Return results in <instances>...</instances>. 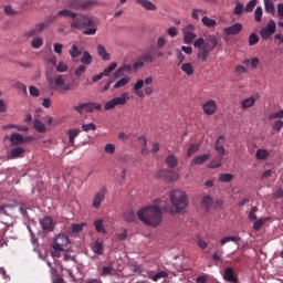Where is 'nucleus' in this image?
Masks as SVG:
<instances>
[{
    "instance_id": "f257e3e1",
    "label": "nucleus",
    "mask_w": 283,
    "mask_h": 283,
    "mask_svg": "<svg viewBox=\"0 0 283 283\" xmlns=\"http://www.w3.org/2000/svg\"><path fill=\"white\" fill-rule=\"evenodd\" d=\"M70 29L83 30L82 33L86 36H94V34H96V31L98 30L96 28V22L94 21V18H92V15L77 12H75V15L70 21Z\"/></svg>"
},
{
    "instance_id": "f03ea898",
    "label": "nucleus",
    "mask_w": 283,
    "mask_h": 283,
    "mask_svg": "<svg viewBox=\"0 0 283 283\" xmlns=\"http://www.w3.org/2000/svg\"><path fill=\"white\" fill-rule=\"evenodd\" d=\"M137 218L148 227H158L163 222V210L157 206H148L138 210Z\"/></svg>"
},
{
    "instance_id": "7ed1b4c3",
    "label": "nucleus",
    "mask_w": 283,
    "mask_h": 283,
    "mask_svg": "<svg viewBox=\"0 0 283 283\" xmlns=\"http://www.w3.org/2000/svg\"><path fill=\"white\" fill-rule=\"evenodd\" d=\"M218 45V38L214 35H208L206 40L203 38H198L193 41V46L198 48L199 52L197 54L199 61H207L209 54L216 50Z\"/></svg>"
},
{
    "instance_id": "20e7f679",
    "label": "nucleus",
    "mask_w": 283,
    "mask_h": 283,
    "mask_svg": "<svg viewBox=\"0 0 283 283\" xmlns=\"http://www.w3.org/2000/svg\"><path fill=\"white\" fill-rule=\"evenodd\" d=\"M169 196L175 210L169 207H164V210L171 213V216H174V213H180V211L189 205V201H187V193L182 190H172Z\"/></svg>"
},
{
    "instance_id": "39448f33",
    "label": "nucleus",
    "mask_w": 283,
    "mask_h": 283,
    "mask_svg": "<svg viewBox=\"0 0 283 283\" xmlns=\"http://www.w3.org/2000/svg\"><path fill=\"white\" fill-rule=\"evenodd\" d=\"M49 85H50V88L55 92H72V90H74L72 87V84L65 83L63 75H57L55 80L49 78Z\"/></svg>"
},
{
    "instance_id": "423d86ee",
    "label": "nucleus",
    "mask_w": 283,
    "mask_h": 283,
    "mask_svg": "<svg viewBox=\"0 0 283 283\" xmlns=\"http://www.w3.org/2000/svg\"><path fill=\"white\" fill-rule=\"evenodd\" d=\"M129 101V95L127 93H123L118 97H114L111 101L106 102L104 104V111L109 112V109H115L118 106L127 105V102Z\"/></svg>"
},
{
    "instance_id": "0eeeda50",
    "label": "nucleus",
    "mask_w": 283,
    "mask_h": 283,
    "mask_svg": "<svg viewBox=\"0 0 283 283\" xmlns=\"http://www.w3.org/2000/svg\"><path fill=\"white\" fill-rule=\"evenodd\" d=\"M73 109L77 112V114H83V112H87V114H92L95 109L97 112H101L103 109V105L96 104L94 102L83 103L78 104L76 106H73Z\"/></svg>"
},
{
    "instance_id": "6e6552de",
    "label": "nucleus",
    "mask_w": 283,
    "mask_h": 283,
    "mask_svg": "<svg viewBox=\"0 0 283 283\" xmlns=\"http://www.w3.org/2000/svg\"><path fill=\"white\" fill-rule=\"evenodd\" d=\"M114 264H116V261H111L107 265H104L99 272L101 277H114L118 275V270Z\"/></svg>"
},
{
    "instance_id": "1a4fd4ad",
    "label": "nucleus",
    "mask_w": 283,
    "mask_h": 283,
    "mask_svg": "<svg viewBox=\"0 0 283 283\" xmlns=\"http://www.w3.org/2000/svg\"><path fill=\"white\" fill-rule=\"evenodd\" d=\"M195 30L196 27H193V24H188L182 29L184 43H186V45H191V43L196 41V33H193Z\"/></svg>"
},
{
    "instance_id": "9d476101",
    "label": "nucleus",
    "mask_w": 283,
    "mask_h": 283,
    "mask_svg": "<svg viewBox=\"0 0 283 283\" xmlns=\"http://www.w3.org/2000/svg\"><path fill=\"white\" fill-rule=\"evenodd\" d=\"M275 21L269 20L266 27L260 31L261 39H263V41H269V39L275 34Z\"/></svg>"
},
{
    "instance_id": "9b49d317",
    "label": "nucleus",
    "mask_w": 283,
    "mask_h": 283,
    "mask_svg": "<svg viewBox=\"0 0 283 283\" xmlns=\"http://www.w3.org/2000/svg\"><path fill=\"white\" fill-rule=\"evenodd\" d=\"M30 137H23V135L19 133H13L10 135L9 140L11 143V147H19V145H25L28 140H30Z\"/></svg>"
},
{
    "instance_id": "f8f14e48",
    "label": "nucleus",
    "mask_w": 283,
    "mask_h": 283,
    "mask_svg": "<svg viewBox=\"0 0 283 283\" xmlns=\"http://www.w3.org/2000/svg\"><path fill=\"white\" fill-rule=\"evenodd\" d=\"M206 116H213L218 112V104L213 99H209L202 105Z\"/></svg>"
},
{
    "instance_id": "ddd939ff",
    "label": "nucleus",
    "mask_w": 283,
    "mask_h": 283,
    "mask_svg": "<svg viewBox=\"0 0 283 283\" xmlns=\"http://www.w3.org/2000/svg\"><path fill=\"white\" fill-rule=\"evenodd\" d=\"M106 193L107 189L105 188H102L98 192L95 193L92 203L93 209H101V205L103 203V200H105Z\"/></svg>"
},
{
    "instance_id": "4468645a",
    "label": "nucleus",
    "mask_w": 283,
    "mask_h": 283,
    "mask_svg": "<svg viewBox=\"0 0 283 283\" xmlns=\"http://www.w3.org/2000/svg\"><path fill=\"white\" fill-rule=\"evenodd\" d=\"M223 32L224 34H228V36H235V34H240V32H242V23L237 22L231 27L224 28Z\"/></svg>"
},
{
    "instance_id": "2eb2a0df",
    "label": "nucleus",
    "mask_w": 283,
    "mask_h": 283,
    "mask_svg": "<svg viewBox=\"0 0 283 283\" xmlns=\"http://www.w3.org/2000/svg\"><path fill=\"white\" fill-rule=\"evenodd\" d=\"M54 21H56V17H49L46 19V21L35 24L34 28H35L38 34H41V32H43V30L50 28V25H52V23H54Z\"/></svg>"
},
{
    "instance_id": "dca6fc26",
    "label": "nucleus",
    "mask_w": 283,
    "mask_h": 283,
    "mask_svg": "<svg viewBox=\"0 0 283 283\" xmlns=\"http://www.w3.org/2000/svg\"><path fill=\"white\" fill-rule=\"evenodd\" d=\"M158 178H166L169 182L178 180V174L171 172L170 170L163 169L158 172Z\"/></svg>"
},
{
    "instance_id": "f3484780",
    "label": "nucleus",
    "mask_w": 283,
    "mask_h": 283,
    "mask_svg": "<svg viewBox=\"0 0 283 283\" xmlns=\"http://www.w3.org/2000/svg\"><path fill=\"white\" fill-rule=\"evenodd\" d=\"M223 279L226 282L238 283V275H235L233 268H227L224 270Z\"/></svg>"
},
{
    "instance_id": "a211bd4d",
    "label": "nucleus",
    "mask_w": 283,
    "mask_h": 283,
    "mask_svg": "<svg viewBox=\"0 0 283 283\" xmlns=\"http://www.w3.org/2000/svg\"><path fill=\"white\" fill-rule=\"evenodd\" d=\"M25 154V148L23 147H15L11 149L10 154L8 155V160H14L17 158H21Z\"/></svg>"
},
{
    "instance_id": "6ab92c4d",
    "label": "nucleus",
    "mask_w": 283,
    "mask_h": 283,
    "mask_svg": "<svg viewBox=\"0 0 283 283\" xmlns=\"http://www.w3.org/2000/svg\"><path fill=\"white\" fill-rule=\"evenodd\" d=\"M214 149L217 153H219V155L221 156V158L224 156V136H219L216 145H214Z\"/></svg>"
},
{
    "instance_id": "aec40b11",
    "label": "nucleus",
    "mask_w": 283,
    "mask_h": 283,
    "mask_svg": "<svg viewBox=\"0 0 283 283\" xmlns=\"http://www.w3.org/2000/svg\"><path fill=\"white\" fill-rule=\"evenodd\" d=\"M144 85H145V80H138L133 87L136 96H139V98H143V96H145V93H143L142 91Z\"/></svg>"
},
{
    "instance_id": "412c9836",
    "label": "nucleus",
    "mask_w": 283,
    "mask_h": 283,
    "mask_svg": "<svg viewBox=\"0 0 283 283\" xmlns=\"http://www.w3.org/2000/svg\"><path fill=\"white\" fill-rule=\"evenodd\" d=\"M201 207L205 211H211V207H213V198L205 196L201 200Z\"/></svg>"
},
{
    "instance_id": "4be33fe9",
    "label": "nucleus",
    "mask_w": 283,
    "mask_h": 283,
    "mask_svg": "<svg viewBox=\"0 0 283 283\" xmlns=\"http://www.w3.org/2000/svg\"><path fill=\"white\" fill-rule=\"evenodd\" d=\"M40 224L44 231H52L54 229V226L52 224V219L51 217H44L41 221Z\"/></svg>"
},
{
    "instance_id": "5701e85b",
    "label": "nucleus",
    "mask_w": 283,
    "mask_h": 283,
    "mask_svg": "<svg viewBox=\"0 0 283 283\" xmlns=\"http://www.w3.org/2000/svg\"><path fill=\"white\" fill-rule=\"evenodd\" d=\"M211 158L210 154H203L192 159L191 165H205Z\"/></svg>"
},
{
    "instance_id": "b1692460",
    "label": "nucleus",
    "mask_w": 283,
    "mask_h": 283,
    "mask_svg": "<svg viewBox=\"0 0 283 283\" xmlns=\"http://www.w3.org/2000/svg\"><path fill=\"white\" fill-rule=\"evenodd\" d=\"M81 134V129L74 128V129H69L67 130V136H69V145L71 147H74V140L75 138Z\"/></svg>"
},
{
    "instance_id": "393cba45",
    "label": "nucleus",
    "mask_w": 283,
    "mask_h": 283,
    "mask_svg": "<svg viewBox=\"0 0 283 283\" xmlns=\"http://www.w3.org/2000/svg\"><path fill=\"white\" fill-rule=\"evenodd\" d=\"M63 251H66L65 248H63V244L57 243L52 245L51 254L53 258H61V253Z\"/></svg>"
},
{
    "instance_id": "a878e982",
    "label": "nucleus",
    "mask_w": 283,
    "mask_h": 283,
    "mask_svg": "<svg viewBox=\"0 0 283 283\" xmlns=\"http://www.w3.org/2000/svg\"><path fill=\"white\" fill-rule=\"evenodd\" d=\"M136 3L138 6H142V8H144L145 10H150V11L156 10V4H154V2L149 0H136Z\"/></svg>"
},
{
    "instance_id": "bb28decb",
    "label": "nucleus",
    "mask_w": 283,
    "mask_h": 283,
    "mask_svg": "<svg viewBox=\"0 0 283 283\" xmlns=\"http://www.w3.org/2000/svg\"><path fill=\"white\" fill-rule=\"evenodd\" d=\"M99 4L101 3L96 0H83V12H85V10H94V8Z\"/></svg>"
},
{
    "instance_id": "cd10ccee",
    "label": "nucleus",
    "mask_w": 283,
    "mask_h": 283,
    "mask_svg": "<svg viewBox=\"0 0 283 283\" xmlns=\"http://www.w3.org/2000/svg\"><path fill=\"white\" fill-rule=\"evenodd\" d=\"M57 243H61L62 244V249L67 251V245L70 244V239L67 237H65V235L59 234L55 238V241H54L53 244H57Z\"/></svg>"
},
{
    "instance_id": "c85d7f7f",
    "label": "nucleus",
    "mask_w": 283,
    "mask_h": 283,
    "mask_svg": "<svg viewBox=\"0 0 283 283\" xmlns=\"http://www.w3.org/2000/svg\"><path fill=\"white\" fill-rule=\"evenodd\" d=\"M93 253H96V255H103L104 249H103V239H97L93 245Z\"/></svg>"
},
{
    "instance_id": "c756f323",
    "label": "nucleus",
    "mask_w": 283,
    "mask_h": 283,
    "mask_svg": "<svg viewBox=\"0 0 283 283\" xmlns=\"http://www.w3.org/2000/svg\"><path fill=\"white\" fill-rule=\"evenodd\" d=\"M142 61L145 63H153L156 61V54L151 51H147L142 54Z\"/></svg>"
},
{
    "instance_id": "7c9ffc66",
    "label": "nucleus",
    "mask_w": 283,
    "mask_h": 283,
    "mask_svg": "<svg viewBox=\"0 0 283 283\" xmlns=\"http://www.w3.org/2000/svg\"><path fill=\"white\" fill-rule=\"evenodd\" d=\"M76 12L72 11V10H69V9H63V10H60L57 12L56 15H50V17H56V19H59V17H70V19H74Z\"/></svg>"
},
{
    "instance_id": "2f4dec72",
    "label": "nucleus",
    "mask_w": 283,
    "mask_h": 283,
    "mask_svg": "<svg viewBox=\"0 0 283 283\" xmlns=\"http://www.w3.org/2000/svg\"><path fill=\"white\" fill-rule=\"evenodd\" d=\"M69 8H71L72 10H80L81 12H83V0H70Z\"/></svg>"
},
{
    "instance_id": "473e14b6",
    "label": "nucleus",
    "mask_w": 283,
    "mask_h": 283,
    "mask_svg": "<svg viewBox=\"0 0 283 283\" xmlns=\"http://www.w3.org/2000/svg\"><path fill=\"white\" fill-rule=\"evenodd\" d=\"M255 105V97L251 96L241 102L242 109H250Z\"/></svg>"
},
{
    "instance_id": "72a5a7b5",
    "label": "nucleus",
    "mask_w": 283,
    "mask_h": 283,
    "mask_svg": "<svg viewBox=\"0 0 283 283\" xmlns=\"http://www.w3.org/2000/svg\"><path fill=\"white\" fill-rule=\"evenodd\" d=\"M97 54L103 59V61H109V53H107V50L103 44L97 46Z\"/></svg>"
},
{
    "instance_id": "f704fd0d",
    "label": "nucleus",
    "mask_w": 283,
    "mask_h": 283,
    "mask_svg": "<svg viewBox=\"0 0 283 283\" xmlns=\"http://www.w3.org/2000/svg\"><path fill=\"white\" fill-rule=\"evenodd\" d=\"M271 156V153L266 149H258L255 153V158L256 160H266Z\"/></svg>"
},
{
    "instance_id": "c9c22d12",
    "label": "nucleus",
    "mask_w": 283,
    "mask_h": 283,
    "mask_svg": "<svg viewBox=\"0 0 283 283\" xmlns=\"http://www.w3.org/2000/svg\"><path fill=\"white\" fill-rule=\"evenodd\" d=\"M166 165H167L170 169H174V168L178 167V159L176 158V156L169 155V156L166 158Z\"/></svg>"
},
{
    "instance_id": "e433bc0d",
    "label": "nucleus",
    "mask_w": 283,
    "mask_h": 283,
    "mask_svg": "<svg viewBox=\"0 0 283 283\" xmlns=\"http://www.w3.org/2000/svg\"><path fill=\"white\" fill-rule=\"evenodd\" d=\"M132 70V65L129 64H125L124 66L119 67L116 70L114 76L115 78H120V75L124 73V72H129Z\"/></svg>"
},
{
    "instance_id": "4c0bfd02",
    "label": "nucleus",
    "mask_w": 283,
    "mask_h": 283,
    "mask_svg": "<svg viewBox=\"0 0 283 283\" xmlns=\"http://www.w3.org/2000/svg\"><path fill=\"white\" fill-rule=\"evenodd\" d=\"M31 48H33V50H39L40 48H43V38L35 36L31 41Z\"/></svg>"
},
{
    "instance_id": "58836bf2",
    "label": "nucleus",
    "mask_w": 283,
    "mask_h": 283,
    "mask_svg": "<svg viewBox=\"0 0 283 283\" xmlns=\"http://www.w3.org/2000/svg\"><path fill=\"white\" fill-rule=\"evenodd\" d=\"M165 277H169V274L165 271L157 272L155 275L149 276V280L153 282H158V280H164Z\"/></svg>"
},
{
    "instance_id": "ea45409f",
    "label": "nucleus",
    "mask_w": 283,
    "mask_h": 283,
    "mask_svg": "<svg viewBox=\"0 0 283 283\" xmlns=\"http://www.w3.org/2000/svg\"><path fill=\"white\" fill-rule=\"evenodd\" d=\"M92 54L90 52L85 51L81 57V63H84V65H92Z\"/></svg>"
},
{
    "instance_id": "a19ab883",
    "label": "nucleus",
    "mask_w": 283,
    "mask_h": 283,
    "mask_svg": "<svg viewBox=\"0 0 283 283\" xmlns=\"http://www.w3.org/2000/svg\"><path fill=\"white\" fill-rule=\"evenodd\" d=\"M33 127L36 132H39L40 134L45 133V124L42 123L40 119H35Z\"/></svg>"
},
{
    "instance_id": "79ce46f5",
    "label": "nucleus",
    "mask_w": 283,
    "mask_h": 283,
    "mask_svg": "<svg viewBox=\"0 0 283 283\" xmlns=\"http://www.w3.org/2000/svg\"><path fill=\"white\" fill-rule=\"evenodd\" d=\"M199 149H200V145L198 144L190 145L186 154L187 158H191V156H193L196 151H199Z\"/></svg>"
},
{
    "instance_id": "37998d69",
    "label": "nucleus",
    "mask_w": 283,
    "mask_h": 283,
    "mask_svg": "<svg viewBox=\"0 0 283 283\" xmlns=\"http://www.w3.org/2000/svg\"><path fill=\"white\" fill-rule=\"evenodd\" d=\"M116 67H118V63L113 62L111 63L105 70L104 72H102V74L104 76H109V74H112V72H114V70H116Z\"/></svg>"
},
{
    "instance_id": "c03bdc74",
    "label": "nucleus",
    "mask_w": 283,
    "mask_h": 283,
    "mask_svg": "<svg viewBox=\"0 0 283 283\" xmlns=\"http://www.w3.org/2000/svg\"><path fill=\"white\" fill-rule=\"evenodd\" d=\"M209 169H218V167H222V156L218 159L211 160L208 165Z\"/></svg>"
},
{
    "instance_id": "a18cd8bd",
    "label": "nucleus",
    "mask_w": 283,
    "mask_h": 283,
    "mask_svg": "<svg viewBox=\"0 0 283 283\" xmlns=\"http://www.w3.org/2000/svg\"><path fill=\"white\" fill-rule=\"evenodd\" d=\"M181 70L187 74V76H191V74H193V65H191V63H184L181 65Z\"/></svg>"
},
{
    "instance_id": "49530a36",
    "label": "nucleus",
    "mask_w": 283,
    "mask_h": 283,
    "mask_svg": "<svg viewBox=\"0 0 283 283\" xmlns=\"http://www.w3.org/2000/svg\"><path fill=\"white\" fill-rule=\"evenodd\" d=\"M248 43L250 46L258 45V43H260V36L255 33H251L249 35Z\"/></svg>"
},
{
    "instance_id": "de8ad7c7",
    "label": "nucleus",
    "mask_w": 283,
    "mask_h": 283,
    "mask_svg": "<svg viewBox=\"0 0 283 283\" xmlns=\"http://www.w3.org/2000/svg\"><path fill=\"white\" fill-rule=\"evenodd\" d=\"M265 10L270 12V14H275V4L271 0H264Z\"/></svg>"
},
{
    "instance_id": "09e8293b",
    "label": "nucleus",
    "mask_w": 283,
    "mask_h": 283,
    "mask_svg": "<svg viewBox=\"0 0 283 283\" xmlns=\"http://www.w3.org/2000/svg\"><path fill=\"white\" fill-rule=\"evenodd\" d=\"M201 21L206 28H214V25H217L216 20L210 19L209 17H203Z\"/></svg>"
},
{
    "instance_id": "8fccbe9b",
    "label": "nucleus",
    "mask_w": 283,
    "mask_h": 283,
    "mask_svg": "<svg viewBox=\"0 0 283 283\" xmlns=\"http://www.w3.org/2000/svg\"><path fill=\"white\" fill-rule=\"evenodd\" d=\"M69 53L72 56V59H78V56H81V50H78V46L76 44L72 45Z\"/></svg>"
},
{
    "instance_id": "3c124183",
    "label": "nucleus",
    "mask_w": 283,
    "mask_h": 283,
    "mask_svg": "<svg viewBox=\"0 0 283 283\" xmlns=\"http://www.w3.org/2000/svg\"><path fill=\"white\" fill-rule=\"evenodd\" d=\"M228 242H240V237H226L220 240L221 247H224Z\"/></svg>"
},
{
    "instance_id": "603ef678",
    "label": "nucleus",
    "mask_w": 283,
    "mask_h": 283,
    "mask_svg": "<svg viewBox=\"0 0 283 283\" xmlns=\"http://www.w3.org/2000/svg\"><path fill=\"white\" fill-rule=\"evenodd\" d=\"M244 12V4H242L240 1H235V7L233 10V14L240 17Z\"/></svg>"
},
{
    "instance_id": "864d4df0",
    "label": "nucleus",
    "mask_w": 283,
    "mask_h": 283,
    "mask_svg": "<svg viewBox=\"0 0 283 283\" xmlns=\"http://www.w3.org/2000/svg\"><path fill=\"white\" fill-rule=\"evenodd\" d=\"M124 220L126 222H135L136 221V213L134 211H127L124 213Z\"/></svg>"
},
{
    "instance_id": "5fc2aeb1",
    "label": "nucleus",
    "mask_w": 283,
    "mask_h": 283,
    "mask_svg": "<svg viewBox=\"0 0 283 283\" xmlns=\"http://www.w3.org/2000/svg\"><path fill=\"white\" fill-rule=\"evenodd\" d=\"M94 227L97 233H107V231H105V228L103 227V220H96L94 222Z\"/></svg>"
},
{
    "instance_id": "6e6d98bb",
    "label": "nucleus",
    "mask_w": 283,
    "mask_h": 283,
    "mask_svg": "<svg viewBox=\"0 0 283 283\" xmlns=\"http://www.w3.org/2000/svg\"><path fill=\"white\" fill-rule=\"evenodd\" d=\"M127 83H129V77H124L119 81H117L114 85V90H118L120 87H125V85H127Z\"/></svg>"
},
{
    "instance_id": "4d7b16f0",
    "label": "nucleus",
    "mask_w": 283,
    "mask_h": 283,
    "mask_svg": "<svg viewBox=\"0 0 283 283\" xmlns=\"http://www.w3.org/2000/svg\"><path fill=\"white\" fill-rule=\"evenodd\" d=\"M4 14H7L8 17H14L19 14V11L12 9V6L8 4L4 7Z\"/></svg>"
},
{
    "instance_id": "13d9d810",
    "label": "nucleus",
    "mask_w": 283,
    "mask_h": 283,
    "mask_svg": "<svg viewBox=\"0 0 283 283\" xmlns=\"http://www.w3.org/2000/svg\"><path fill=\"white\" fill-rule=\"evenodd\" d=\"M234 176L231 175V174H222L220 177H219V181L220 182H231V180H233Z\"/></svg>"
},
{
    "instance_id": "bf43d9fd",
    "label": "nucleus",
    "mask_w": 283,
    "mask_h": 283,
    "mask_svg": "<svg viewBox=\"0 0 283 283\" xmlns=\"http://www.w3.org/2000/svg\"><path fill=\"white\" fill-rule=\"evenodd\" d=\"M269 120H275V118L281 119L283 118V109L277 111L275 113L269 114L268 116Z\"/></svg>"
},
{
    "instance_id": "052dcab7",
    "label": "nucleus",
    "mask_w": 283,
    "mask_h": 283,
    "mask_svg": "<svg viewBox=\"0 0 283 283\" xmlns=\"http://www.w3.org/2000/svg\"><path fill=\"white\" fill-rule=\"evenodd\" d=\"M268 219H259L253 223L254 231H260L262 227H264V222H266Z\"/></svg>"
},
{
    "instance_id": "680f3d73",
    "label": "nucleus",
    "mask_w": 283,
    "mask_h": 283,
    "mask_svg": "<svg viewBox=\"0 0 283 283\" xmlns=\"http://www.w3.org/2000/svg\"><path fill=\"white\" fill-rule=\"evenodd\" d=\"M262 7H256L255 11H254V19L256 21V23H260V21H262Z\"/></svg>"
},
{
    "instance_id": "e2e57ef3",
    "label": "nucleus",
    "mask_w": 283,
    "mask_h": 283,
    "mask_svg": "<svg viewBox=\"0 0 283 283\" xmlns=\"http://www.w3.org/2000/svg\"><path fill=\"white\" fill-rule=\"evenodd\" d=\"M258 6V1L256 0H251L244 8L245 12H253V10L255 9V7Z\"/></svg>"
},
{
    "instance_id": "0e129e2a",
    "label": "nucleus",
    "mask_w": 283,
    "mask_h": 283,
    "mask_svg": "<svg viewBox=\"0 0 283 283\" xmlns=\"http://www.w3.org/2000/svg\"><path fill=\"white\" fill-rule=\"evenodd\" d=\"M282 127H283V120L282 119H277L273 123L272 128L274 132H282Z\"/></svg>"
},
{
    "instance_id": "69168bd1",
    "label": "nucleus",
    "mask_w": 283,
    "mask_h": 283,
    "mask_svg": "<svg viewBox=\"0 0 283 283\" xmlns=\"http://www.w3.org/2000/svg\"><path fill=\"white\" fill-rule=\"evenodd\" d=\"M82 129L83 132H96V126L94 125V123L84 124L82 125Z\"/></svg>"
},
{
    "instance_id": "338daca9",
    "label": "nucleus",
    "mask_w": 283,
    "mask_h": 283,
    "mask_svg": "<svg viewBox=\"0 0 283 283\" xmlns=\"http://www.w3.org/2000/svg\"><path fill=\"white\" fill-rule=\"evenodd\" d=\"M104 151L105 154H114V151H116V146L114 144H106L104 147Z\"/></svg>"
},
{
    "instance_id": "774afa93",
    "label": "nucleus",
    "mask_w": 283,
    "mask_h": 283,
    "mask_svg": "<svg viewBox=\"0 0 283 283\" xmlns=\"http://www.w3.org/2000/svg\"><path fill=\"white\" fill-rule=\"evenodd\" d=\"M83 227H86L85 223H75L72 226L73 233H81L83 231Z\"/></svg>"
}]
</instances>
